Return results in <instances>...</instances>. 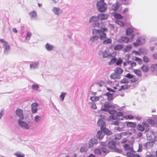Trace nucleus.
I'll return each mask as SVG.
<instances>
[{
    "instance_id": "58",
    "label": "nucleus",
    "mask_w": 157,
    "mask_h": 157,
    "mask_svg": "<svg viewBox=\"0 0 157 157\" xmlns=\"http://www.w3.org/2000/svg\"><path fill=\"white\" fill-rule=\"evenodd\" d=\"M123 115V113L121 112H119L117 113L116 115L117 116V117H118L122 116Z\"/></svg>"
},
{
    "instance_id": "47",
    "label": "nucleus",
    "mask_w": 157,
    "mask_h": 157,
    "mask_svg": "<svg viewBox=\"0 0 157 157\" xmlns=\"http://www.w3.org/2000/svg\"><path fill=\"white\" fill-rule=\"evenodd\" d=\"M129 82L128 79L124 78L121 81V83L123 84L128 83Z\"/></svg>"
},
{
    "instance_id": "45",
    "label": "nucleus",
    "mask_w": 157,
    "mask_h": 157,
    "mask_svg": "<svg viewBox=\"0 0 157 157\" xmlns=\"http://www.w3.org/2000/svg\"><path fill=\"white\" fill-rule=\"evenodd\" d=\"M32 36V33L30 32H28L27 33L26 36L25 37V39L26 40H29Z\"/></svg>"
},
{
    "instance_id": "16",
    "label": "nucleus",
    "mask_w": 157,
    "mask_h": 157,
    "mask_svg": "<svg viewBox=\"0 0 157 157\" xmlns=\"http://www.w3.org/2000/svg\"><path fill=\"white\" fill-rule=\"evenodd\" d=\"M153 143L148 142L143 144V149L147 150L151 148L153 146Z\"/></svg>"
},
{
    "instance_id": "23",
    "label": "nucleus",
    "mask_w": 157,
    "mask_h": 157,
    "mask_svg": "<svg viewBox=\"0 0 157 157\" xmlns=\"http://www.w3.org/2000/svg\"><path fill=\"white\" fill-rule=\"evenodd\" d=\"M105 95L107 96V99L109 101H111L113 99V94H111L109 92H107Z\"/></svg>"
},
{
    "instance_id": "8",
    "label": "nucleus",
    "mask_w": 157,
    "mask_h": 157,
    "mask_svg": "<svg viewBox=\"0 0 157 157\" xmlns=\"http://www.w3.org/2000/svg\"><path fill=\"white\" fill-rule=\"evenodd\" d=\"M144 39L142 37H139L137 38L136 42H134L133 44L135 47H137L140 45L142 44L145 42Z\"/></svg>"
},
{
    "instance_id": "53",
    "label": "nucleus",
    "mask_w": 157,
    "mask_h": 157,
    "mask_svg": "<svg viewBox=\"0 0 157 157\" xmlns=\"http://www.w3.org/2000/svg\"><path fill=\"white\" fill-rule=\"evenodd\" d=\"M34 118L35 121L36 122L38 123L40 121V117L38 115H36L35 116Z\"/></svg>"
},
{
    "instance_id": "43",
    "label": "nucleus",
    "mask_w": 157,
    "mask_h": 157,
    "mask_svg": "<svg viewBox=\"0 0 157 157\" xmlns=\"http://www.w3.org/2000/svg\"><path fill=\"white\" fill-rule=\"evenodd\" d=\"M128 88V86L127 85H125L123 86H122L121 87V88L120 89H118V90L119 91H120L122 90H125Z\"/></svg>"
},
{
    "instance_id": "13",
    "label": "nucleus",
    "mask_w": 157,
    "mask_h": 157,
    "mask_svg": "<svg viewBox=\"0 0 157 157\" xmlns=\"http://www.w3.org/2000/svg\"><path fill=\"white\" fill-rule=\"evenodd\" d=\"M90 148L87 144H84L81 147L80 151L81 153L85 152H86Z\"/></svg>"
},
{
    "instance_id": "25",
    "label": "nucleus",
    "mask_w": 157,
    "mask_h": 157,
    "mask_svg": "<svg viewBox=\"0 0 157 157\" xmlns=\"http://www.w3.org/2000/svg\"><path fill=\"white\" fill-rule=\"evenodd\" d=\"M119 6V4L118 2L113 4L112 7V9L114 11H116L118 9Z\"/></svg>"
},
{
    "instance_id": "54",
    "label": "nucleus",
    "mask_w": 157,
    "mask_h": 157,
    "mask_svg": "<svg viewBox=\"0 0 157 157\" xmlns=\"http://www.w3.org/2000/svg\"><path fill=\"white\" fill-rule=\"evenodd\" d=\"M134 154L130 152H128L126 153L127 156L128 157H133Z\"/></svg>"
},
{
    "instance_id": "6",
    "label": "nucleus",
    "mask_w": 157,
    "mask_h": 157,
    "mask_svg": "<svg viewBox=\"0 0 157 157\" xmlns=\"http://www.w3.org/2000/svg\"><path fill=\"white\" fill-rule=\"evenodd\" d=\"M138 34V33H134L133 29L132 28H128L126 30V34L127 36H131L130 39L132 40H133L135 36Z\"/></svg>"
},
{
    "instance_id": "48",
    "label": "nucleus",
    "mask_w": 157,
    "mask_h": 157,
    "mask_svg": "<svg viewBox=\"0 0 157 157\" xmlns=\"http://www.w3.org/2000/svg\"><path fill=\"white\" fill-rule=\"evenodd\" d=\"M100 30L101 33H105V32H107L108 30V29L106 27L101 28Z\"/></svg>"
},
{
    "instance_id": "38",
    "label": "nucleus",
    "mask_w": 157,
    "mask_h": 157,
    "mask_svg": "<svg viewBox=\"0 0 157 157\" xmlns=\"http://www.w3.org/2000/svg\"><path fill=\"white\" fill-rule=\"evenodd\" d=\"M99 38V37L98 36H94L90 39V41L92 42H93L95 40H98Z\"/></svg>"
},
{
    "instance_id": "24",
    "label": "nucleus",
    "mask_w": 157,
    "mask_h": 157,
    "mask_svg": "<svg viewBox=\"0 0 157 157\" xmlns=\"http://www.w3.org/2000/svg\"><path fill=\"white\" fill-rule=\"evenodd\" d=\"M101 40H104L107 39L106 35L105 33H100L99 36Z\"/></svg>"
},
{
    "instance_id": "50",
    "label": "nucleus",
    "mask_w": 157,
    "mask_h": 157,
    "mask_svg": "<svg viewBox=\"0 0 157 157\" xmlns=\"http://www.w3.org/2000/svg\"><path fill=\"white\" fill-rule=\"evenodd\" d=\"M39 88V86L36 84H34L32 85V88L34 90H37Z\"/></svg>"
},
{
    "instance_id": "11",
    "label": "nucleus",
    "mask_w": 157,
    "mask_h": 157,
    "mask_svg": "<svg viewBox=\"0 0 157 157\" xmlns=\"http://www.w3.org/2000/svg\"><path fill=\"white\" fill-rule=\"evenodd\" d=\"M98 143V140L95 138L90 139L88 142V146L90 148L93 147L94 145H96Z\"/></svg>"
},
{
    "instance_id": "32",
    "label": "nucleus",
    "mask_w": 157,
    "mask_h": 157,
    "mask_svg": "<svg viewBox=\"0 0 157 157\" xmlns=\"http://www.w3.org/2000/svg\"><path fill=\"white\" fill-rule=\"evenodd\" d=\"M67 93L63 92L59 96V98L60 101H63L64 100L65 95L67 94Z\"/></svg>"
},
{
    "instance_id": "44",
    "label": "nucleus",
    "mask_w": 157,
    "mask_h": 157,
    "mask_svg": "<svg viewBox=\"0 0 157 157\" xmlns=\"http://www.w3.org/2000/svg\"><path fill=\"white\" fill-rule=\"evenodd\" d=\"M123 61L121 58H119L117 60L116 64L117 65H119L122 63Z\"/></svg>"
},
{
    "instance_id": "22",
    "label": "nucleus",
    "mask_w": 157,
    "mask_h": 157,
    "mask_svg": "<svg viewBox=\"0 0 157 157\" xmlns=\"http://www.w3.org/2000/svg\"><path fill=\"white\" fill-rule=\"evenodd\" d=\"M110 78L113 79H119L121 78V76L120 75L115 72V73H113L111 74Z\"/></svg>"
},
{
    "instance_id": "19",
    "label": "nucleus",
    "mask_w": 157,
    "mask_h": 157,
    "mask_svg": "<svg viewBox=\"0 0 157 157\" xmlns=\"http://www.w3.org/2000/svg\"><path fill=\"white\" fill-rule=\"evenodd\" d=\"M45 48L48 51H51L53 50L54 47L53 45L47 43L45 45Z\"/></svg>"
},
{
    "instance_id": "1",
    "label": "nucleus",
    "mask_w": 157,
    "mask_h": 157,
    "mask_svg": "<svg viewBox=\"0 0 157 157\" xmlns=\"http://www.w3.org/2000/svg\"><path fill=\"white\" fill-rule=\"evenodd\" d=\"M98 125L100 127L101 131H98L96 134V137L99 140L102 139L105 134L107 136L112 135L113 133L110 130L106 128L105 122L101 119H99L97 122Z\"/></svg>"
},
{
    "instance_id": "51",
    "label": "nucleus",
    "mask_w": 157,
    "mask_h": 157,
    "mask_svg": "<svg viewBox=\"0 0 157 157\" xmlns=\"http://www.w3.org/2000/svg\"><path fill=\"white\" fill-rule=\"evenodd\" d=\"M140 52L143 54H146L147 53V50L145 49L142 48L140 49Z\"/></svg>"
},
{
    "instance_id": "28",
    "label": "nucleus",
    "mask_w": 157,
    "mask_h": 157,
    "mask_svg": "<svg viewBox=\"0 0 157 157\" xmlns=\"http://www.w3.org/2000/svg\"><path fill=\"white\" fill-rule=\"evenodd\" d=\"M108 56H112V55L109 54V52L107 51H105L103 53V57L104 58H106Z\"/></svg>"
},
{
    "instance_id": "36",
    "label": "nucleus",
    "mask_w": 157,
    "mask_h": 157,
    "mask_svg": "<svg viewBox=\"0 0 157 157\" xmlns=\"http://www.w3.org/2000/svg\"><path fill=\"white\" fill-rule=\"evenodd\" d=\"M132 48V46L131 45H129L127 46L124 49V51L125 52H129Z\"/></svg>"
},
{
    "instance_id": "56",
    "label": "nucleus",
    "mask_w": 157,
    "mask_h": 157,
    "mask_svg": "<svg viewBox=\"0 0 157 157\" xmlns=\"http://www.w3.org/2000/svg\"><path fill=\"white\" fill-rule=\"evenodd\" d=\"M110 118L112 119L115 120L118 119V117H117V116L114 115H111L110 116Z\"/></svg>"
},
{
    "instance_id": "59",
    "label": "nucleus",
    "mask_w": 157,
    "mask_h": 157,
    "mask_svg": "<svg viewBox=\"0 0 157 157\" xmlns=\"http://www.w3.org/2000/svg\"><path fill=\"white\" fill-rule=\"evenodd\" d=\"M126 119H132L133 118V117L132 115H127L125 116Z\"/></svg>"
},
{
    "instance_id": "14",
    "label": "nucleus",
    "mask_w": 157,
    "mask_h": 157,
    "mask_svg": "<svg viewBox=\"0 0 157 157\" xmlns=\"http://www.w3.org/2000/svg\"><path fill=\"white\" fill-rule=\"evenodd\" d=\"M30 67L31 69H37L38 67L39 63L38 61L30 62Z\"/></svg>"
},
{
    "instance_id": "49",
    "label": "nucleus",
    "mask_w": 157,
    "mask_h": 157,
    "mask_svg": "<svg viewBox=\"0 0 157 157\" xmlns=\"http://www.w3.org/2000/svg\"><path fill=\"white\" fill-rule=\"evenodd\" d=\"M125 77L127 78H128L131 79L132 78H134V75H132L130 73H128L127 74L125 75Z\"/></svg>"
},
{
    "instance_id": "15",
    "label": "nucleus",
    "mask_w": 157,
    "mask_h": 157,
    "mask_svg": "<svg viewBox=\"0 0 157 157\" xmlns=\"http://www.w3.org/2000/svg\"><path fill=\"white\" fill-rule=\"evenodd\" d=\"M52 11L54 14L57 15H59L62 13V11L60 8L54 7L52 9Z\"/></svg>"
},
{
    "instance_id": "2",
    "label": "nucleus",
    "mask_w": 157,
    "mask_h": 157,
    "mask_svg": "<svg viewBox=\"0 0 157 157\" xmlns=\"http://www.w3.org/2000/svg\"><path fill=\"white\" fill-rule=\"evenodd\" d=\"M96 6L98 10L101 13L105 12L107 8L106 3L101 1L98 2L96 4Z\"/></svg>"
},
{
    "instance_id": "17",
    "label": "nucleus",
    "mask_w": 157,
    "mask_h": 157,
    "mask_svg": "<svg viewBox=\"0 0 157 157\" xmlns=\"http://www.w3.org/2000/svg\"><path fill=\"white\" fill-rule=\"evenodd\" d=\"M99 20H107L109 17V15L108 14H105L104 13L99 14L98 15Z\"/></svg>"
},
{
    "instance_id": "55",
    "label": "nucleus",
    "mask_w": 157,
    "mask_h": 157,
    "mask_svg": "<svg viewBox=\"0 0 157 157\" xmlns=\"http://www.w3.org/2000/svg\"><path fill=\"white\" fill-rule=\"evenodd\" d=\"M143 148V145L141 144H139V149L137 151L139 152H141Z\"/></svg>"
},
{
    "instance_id": "7",
    "label": "nucleus",
    "mask_w": 157,
    "mask_h": 157,
    "mask_svg": "<svg viewBox=\"0 0 157 157\" xmlns=\"http://www.w3.org/2000/svg\"><path fill=\"white\" fill-rule=\"evenodd\" d=\"M17 123L21 128L26 129H30V126L29 124L22 120H18Z\"/></svg>"
},
{
    "instance_id": "27",
    "label": "nucleus",
    "mask_w": 157,
    "mask_h": 157,
    "mask_svg": "<svg viewBox=\"0 0 157 157\" xmlns=\"http://www.w3.org/2000/svg\"><path fill=\"white\" fill-rule=\"evenodd\" d=\"M148 67L146 65H143L141 67V69L142 71L145 73L148 71Z\"/></svg>"
},
{
    "instance_id": "4",
    "label": "nucleus",
    "mask_w": 157,
    "mask_h": 157,
    "mask_svg": "<svg viewBox=\"0 0 157 157\" xmlns=\"http://www.w3.org/2000/svg\"><path fill=\"white\" fill-rule=\"evenodd\" d=\"M115 108V106L112 104L109 101H107L105 103L104 107H101V110L104 112H106L109 111L110 109H114Z\"/></svg>"
},
{
    "instance_id": "42",
    "label": "nucleus",
    "mask_w": 157,
    "mask_h": 157,
    "mask_svg": "<svg viewBox=\"0 0 157 157\" xmlns=\"http://www.w3.org/2000/svg\"><path fill=\"white\" fill-rule=\"evenodd\" d=\"M117 61V59L116 58H113L110 60L108 64L109 65L113 64Z\"/></svg>"
},
{
    "instance_id": "12",
    "label": "nucleus",
    "mask_w": 157,
    "mask_h": 157,
    "mask_svg": "<svg viewBox=\"0 0 157 157\" xmlns=\"http://www.w3.org/2000/svg\"><path fill=\"white\" fill-rule=\"evenodd\" d=\"M130 40V39L127 36L121 37L118 40L119 43H128Z\"/></svg>"
},
{
    "instance_id": "41",
    "label": "nucleus",
    "mask_w": 157,
    "mask_h": 157,
    "mask_svg": "<svg viewBox=\"0 0 157 157\" xmlns=\"http://www.w3.org/2000/svg\"><path fill=\"white\" fill-rule=\"evenodd\" d=\"M110 109L109 110V111H106V112H108L109 114H112V115L116 113V111L113 110V109Z\"/></svg>"
},
{
    "instance_id": "57",
    "label": "nucleus",
    "mask_w": 157,
    "mask_h": 157,
    "mask_svg": "<svg viewBox=\"0 0 157 157\" xmlns=\"http://www.w3.org/2000/svg\"><path fill=\"white\" fill-rule=\"evenodd\" d=\"M117 95H120L121 97H123L124 95V92H122L120 91L119 92H118L117 93Z\"/></svg>"
},
{
    "instance_id": "21",
    "label": "nucleus",
    "mask_w": 157,
    "mask_h": 157,
    "mask_svg": "<svg viewBox=\"0 0 157 157\" xmlns=\"http://www.w3.org/2000/svg\"><path fill=\"white\" fill-rule=\"evenodd\" d=\"M29 15L31 19H35L37 17L36 13L34 11L30 12L29 13Z\"/></svg>"
},
{
    "instance_id": "5",
    "label": "nucleus",
    "mask_w": 157,
    "mask_h": 157,
    "mask_svg": "<svg viewBox=\"0 0 157 157\" xmlns=\"http://www.w3.org/2000/svg\"><path fill=\"white\" fill-rule=\"evenodd\" d=\"M0 42L3 44V46L4 48V53L8 54L10 52V46L8 44V42L5 41L3 39H0Z\"/></svg>"
},
{
    "instance_id": "31",
    "label": "nucleus",
    "mask_w": 157,
    "mask_h": 157,
    "mask_svg": "<svg viewBox=\"0 0 157 157\" xmlns=\"http://www.w3.org/2000/svg\"><path fill=\"white\" fill-rule=\"evenodd\" d=\"M139 77H141L142 75V72L139 69H135L133 71Z\"/></svg>"
},
{
    "instance_id": "34",
    "label": "nucleus",
    "mask_w": 157,
    "mask_h": 157,
    "mask_svg": "<svg viewBox=\"0 0 157 157\" xmlns=\"http://www.w3.org/2000/svg\"><path fill=\"white\" fill-rule=\"evenodd\" d=\"M112 42V40L110 38H108L106 40H105L103 41V44H111Z\"/></svg>"
},
{
    "instance_id": "37",
    "label": "nucleus",
    "mask_w": 157,
    "mask_h": 157,
    "mask_svg": "<svg viewBox=\"0 0 157 157\" xmlns=\"http://www.w3.org/2000/svg\"><path fill=\"white\" fill-rule=\"evenodd\" d=\"M137 128L138 130L141 131H144L145 129L144 127L140 124H138Z\"/></svg>"
},
{
    "instance_id": "39",
    "label": "nucleus",
    "mask_w": 157,
    "mask_h": 157,
    "mask_svg": "<svg viewBox=\"0 0 157 157\" xmlns=\"http://www.w3.org/2000/svg\"><path fill=\"white\" fill-rule=\"evenodd\" d=\"M116 23L121 26H124L125 23L122 21L117 20L116 21Z\"/></svg>"
},
{
    "instance_id": "35",
    "label": "nucleus",
    "mask_w": 157,
    "mask_h": 157,
    "mask_svg": "<svg viewBox=\"0 0 157 157\" xmlns=\"http://www.w3.org/2000/svg\"><path fill=\"white\" fill-rule=\"evenodd\" d=\"M14 155L16 156L17 157H24L25 155L23 153L19 152L18 151L14 153Z\"/></svg>"
},
{
    "instance_id": "20",
    "label": "nucleus",
    "mask_w": 157,
    "mask_h": 157,
    "mask_svg": "<svg viewBox=\"0 0 157 157\" xmlns=\"http://www.w3.org/2000/svg\"><path fill=\"white\" fill-rule=\"evenodd\" d=\"M128 127H130L132 128H135L136 126L135 123L131 122H125Z\"/></svg>"
},
{
    "instance_id": "64",
    "label": "nucleus",
    "mask_w": 157,
    "mask_h": 157,
    "mask_svg": "<svg viewBox=\"0 0 157 157\" xmlns=\"http://www.w3.org/2000/svg\"><path fill=\"white\" fill-rule=\"evenodd\" d=\"M145 157H155V156L154 155L150 154L149 155H147Z\"/></svg>"
},
{
    "instance_id": "46",
    "label": "nucleus",
    "mask_w": 157,
    "mask_h": 157,
    "mask_svg": "<svg viewBox=\"0 0 157 157\" xmlns=\"http://www.w3.org/2000/svg\"><path fill=\"white\" fill-rule=\"evenodd\" d=\"M92 33L93 34L94 33L96 34L99 33L100 34V30L97 29H94L92 30Z\"/></svg>"
},
{
    "instance_id": "52",
    "label": "nucleus",
    "mask_w": 157,
    "mask_h": 157,
    "mask_svg": "<svg viewBox=\"0 0 157 157\" xmlns=\"http://www.w3.org/2000/svg\"><path fill=\"white\" fill-rule=\"evenodd\" d=\"M124 147L125 150H129L130 148L129 145L128 144H125L124 146Z\"/></svg>"
},
{
    "instance_id": "63",
    "label": "nucleus",
    "mask_w": 157,
    "mask_h": 157,
    "mask_svg": "<svg viewBox=\"0 0 157 157\" xmlns=\"http://www.w3.org/2000/svg\"><path fill=\"white\" fill-rule=\"evenodd\" d=\"M91 108L94 109H96L97 107L95 103H92L91 105Z\"/></svg>"
},
{
    "instance_id": "62",
    "label": "nucleus",
    "mask_w": 157,
    "mask_h": 157,
    "mask_svg": "<svg viewBox=\"0 0 157 157\" xmlns=\"http://www.w3.org/2000/svg\"><path fill=\"white\" fill-rule=\"evenodd\" d=\"M115 129L119 131H121L122 130V128L118 127H115L114 128Z\"/></svg>"
},
{
    "instance_id": "40",
    "label": "nucleus",
    "mask_w": 157,
    "mask_h": 157,
    "mask_svg": "<svg viewBox=\"0 0 157 157\" xmlns=\"http://www.w3.org/2000/svg\"><path fill=\"white\" fill-rule=\"evenodd\" d=\"M143 59L144 61L146 63L149 62L150 60V59L146 56H143Z\"/></svg>"
},
{
    "instance_id": "60",
    "label": "nucleus",
    "mask_w": 157,
    "mask_h": 157,
    "mask_svg": "<svg viewBox=\"0 0 157 157\" xmlns=\"http://www.w3.org/2000/svg\"><path fill=\"white\" fill-rule=\"evenodd\" d=\"M152 57L154 59L157 60V52L152 54Z\"/></svg>"
},
{
    "instance_id": "26",
    "label": "nucleus",
    "mask_w": 157,
    "mask_h": 157,
    "mask_svg": "<svg viewBox=\"0 0 157 157\" xmlns=\"http://www.w3.org/2000/svg\"><path fill=\"white\" fill-rule=\"evenodd\" d=\"M114 71L115 72L120 75L122 74L123 71L120 67H117L115 70Z\"/></svg>"
},
{
    "instance_id": "10",
    "label": "nucleus",
    "mask_w": 157,
    "mask_h": 157,
    "mask_svg": "<svg viewBox=\"0 0 157 157\" xmlns=\"http://www.w3.org/2000/svg\"><path fill=\"white\" fill-rule=\"evenodd\" d=\"M16 115L19 117L18 120H23L24 119L23 111L21 109H17L15 111Z\"/></svg>"
},
{
    "instance_id": "61",
    "label": "nucleus",
    "mask_w": 157,
    "mask_h": 157,
    "mask_svg": "<svg viewBox=\"0 0 157 157\" xmlns=\"http://www.w3.org/2000/svg\"><path fill=\"white\" fill-rule=\"evenodd\" d=\"M157 40V38L155 37H153L151 38L150 40V41H154Z\"/></svg>"
},
{
    "instance_id": "9",
    "label": "nucleus",
    "mask_w": 157,
    "mask_h": 157,
    "mask_svg": "<svg viewBox=\"0 0 157 157\" xmlns=\"http://www.w3.org/2000/svg\"><path fill=\"white\" fill-rule=\"evenodd\" d=\"M149 139L152 142L157 141V132L151 131V132L150 136H149Z\"/></svg>"
},
{
    "instance_id": "33",
    "label": "nucleus",
    "mask_w": 157,
    "mask_h": 157,
    "mask_svg": "<svg viewBox=\"0 0 157 157\" xmlns=\"http://www.w3.org/2000/svg\"><path fill=\"white\" fill-rule=\"evenodd\" d=\"M123 47V45L121 44H117L114 47V49L116 50H119L121 49Z\"/></svg>"
},
{
    "instance_id": "29",
    "label": "nucleus",
    "mask_w": 157,
    "mask_h": 157,
    "mask_svg": "<svg viewBox=\"0 0 157 157\" xmlns=\"http://www.w3.org/2000/svg\"><path fill=\"white\" fill-rule=\"evenodd\" d=\"M114 17L117 19H122L123 17L120 14L117 13H115L114 14Z\"/></svg>"
},
{
    "instance_id": "30",
    "label": "nucleus",
    "mask_w": 157,
    "mask_h": 157,
    "mask_svg": "<svg viewBox=\"0 0 157 157\" xmlns=\"http://www.w3.org/2000/svg\"><path fill=\"white\" fill-rule=\"evenodd\" d=\"M151 68L152 71H157V64H153L151 67Z\"/></svg>"
},
{
    "instance_id": "3",
    "label": "nucleus",
    "mask_w": 157,
    "mask_h": 157,
    "mask_svg": "<svg viewBox=\"0 0 157 157\" xmlns=\"http://www.w3.org/2000/svg\"><path fill=\"white\" fill-rule=\"evenodd\" d=\"M99 21V19L98 15L94 16L90 18L89 22L94 27H98L100 25Z\"/></svg>"
},
{
    "instance_id": "18",
    "label": "nucleus",
    "mask_w": 157,
    "mask_h": 157,
    "mask_svg": "<svg viewBox=\"0 0 157 157\" xmlns=\"http://www.w3.org/2000/svg\"><path fill=\"white\" fill-rule=\"evenodd\" d=\"M38 105V104L37 103H33L31 105L32 112L33 113H35L37 111V106Z\"/></svg>"
}]
</instances>
